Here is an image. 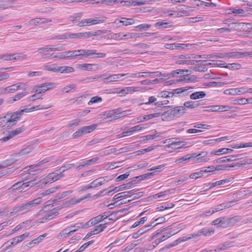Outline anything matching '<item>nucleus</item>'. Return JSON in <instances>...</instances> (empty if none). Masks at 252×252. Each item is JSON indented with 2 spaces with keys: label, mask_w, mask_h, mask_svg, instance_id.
Here are the masks:
<instances>
[{
  "label": "nucleus",
  "mask_w": 252,
  "mask_h": 252,
  "mask_svg": "<svg viewBox=\"0 0 252 252\" xmlns=\"http://www.w3.org/2000/svg\"><path fill=\"white\" fill-rule=\"evenodd\" d=\"M82 49L65 52V59H73L77 57H83Z\"/></svg>",
  "instance_id": "nucleus-21"
},
{
  "label": "nucleus",
  "mask_w": 252,
  "mask_h": 252,
  "mask_svg": "<svg viewBox=\"0 0 252 252\" xmlns=\"http://www.w3.org/2000/svg\"><path fill=\"white\" fill-rule=\"evenodd\" d=\"M102 101V98L100 96H95L92 97L90 100L88 102V105H92L93 103L100 102Z\"/></svg>",
  "instance_id": "nucleus-63"
},
{
  "label": "nucleus",
  "mask_w": 252,
  "mask_h": 252,
  "mask_svg": "<svg viewBox=\"0 0 252 252\" xmlns=\"http://www.w3.org/2000/svg\"><path fill=\"white\" fill-rule=\"evenodd\" d=\"M217 112H223L231 110L232 107L228 105H217Z\"/></svg>",
  "instance_id": "nucleus-59"
},
{
  "label": "nucleus",
  "mask_w": 252,
  "mask_h": 252,
  "mask_svg": "<svg viewBox=\"0 0 252 252\" xmlns=\"http://www.w3.org/2000/svg\"><path fill=\"white\" fill-rule=\"evenodd\" d=\"M186 112V108L184 106H177L173 109L162 113V116L164 118H168L169 119L178 118L182 116Z\"/></svg>",
  "instance_id": "nucleus-3"
},
{
  "label": "nucleus",
  "mask_w": 252,
  "mask_h": 252,
  "mask_svg": "<svg viewBox=\"0 0 252 252\" xmlns=\"http://www.w3.org/2000/svg\"><path fill=\"white\" fill-rule=\"evenodd\" d=\"M130 111V110L122 111L121 109L113 110L111 111V121L130 115L131 114Z\"/></svg>",
  "instance_id": "nucleus-15"
},
{
  "label": "nucleus",
  "mask_w": 252,
  "mask_h": 252,
  "mask_svg": "<svg viewBox=\"0 0 252 252\" xmlns=\"http://www.w3.org/2000/svg\"><path fill=\"white\" fill-rule=\"evenodd\" d=\"M63 174L62 173H58L53 172L47 176V182L45 184H51L54 182H55L63 177Z\"/></svg>",
  "instance_id": "nucleus-27"
},
{
  "label": "nucleus",
  "mask_w": 252,
  "mask_h": 252,
  "mask_svg": "<svg viewBox=\"0 0 252 252\" xmlns=\"http://www.w3.org/2000/svg\"><path fill=\"white\" fill-rule=\"evenodd\" d=\"M158 82V79L156 78L154 80H144L140 82L141 84L143 85H148L151 84H157Z\"/></svg>",
  "instance_id": "nucleus-62"
},
{
  "label": "nucleus",
  "mask_w": 252,
  "mask_h": 252,
  "mask_svg": "<svg viewBox=\"0 0 252 252\" xmlns=\"http://www.w3.org/2000/svg\"><path fill=\"white\" fill-rule=\"evenodd\" d=\"M180 230H178V231H170V232H167L166 234H164L161 237L158 238V239L160 240V242L164 241L166 239L170 237L172 235L176 234L178 232H179Z\"/></svg>",
  "instance_id": "nucleus-55"
},
{
  "label": "nucleus",
  "mask_w": 252,
  "mask_h": 252,
  "mask_svg": "<svg viewBox=\"0 0 252 252\" xmlns=\"http://www.w3.org/2000/svg\"><path fill=\"white\" fill-rule=\"evenodd\" d=\"M232 103L234 105H245L248 103L252 104V98H241L234 99Z\"/></svg>",
  "instance_id": "nucleus-30"
},
{
  "label": "nucleus",
  "mask_w": 252,
  "mask_h": 252,
  "mask_svg": "<svg viewBox=\"0 0 252 252\" xmlns=\"http://www.w3.org/2000/svg\"><path fill=\"white\" fill-rule=\"evenodd\" d=\"M242 155L241 154H238V155H230L226 156L222 158L223 163L226 162H229V161H234L236 159V158L239 159L241 158H240Z\"/></svg>",
  "instance_id": "nucleus-39"
},
{
  "label": "nucleus",
  "mask_w": 252,
  "mask_h": 252,
  "mask_svg": "<svg viewBox=\"0 0 252 252\" xmlns=\"http://www.w3.org/2000/svg\"><path fill=\"white\" fill-rule=\"evenodd\" d=\"M233 152V150L229 148H221L217 151H212L211 153V155H220L223 154H226L228 153H231Z\"/></svg>",
  "instance_id": "nucleus-35"
},
{
  "label": "nucleus",
  "mask_w": 252,
  "mask_h": 252,
  "mask_svg": "<svg viewBox=\"0 0 252 252\" xmlns=\"http://www.w3.org/2000/svg\"><path fill=\"white\" fill-rule=\"evenodd\" d=\"M27 86V84L26 83H19L5 88L3 91L4 93H13L20 89L23 88Z\"/></svg>",
  "instance_id": "nucleus-16"
},
{
  "label": "nucleus",
  "mask_w": 252,
  "mask_h": 252,
  "mask_svg": "<svg viewBox=\"0 0 252 252\" xmlns=\"http://www.w3.org/2000/svg\"><path fill=\"white\" fill-rule=\"evenodd\" d=\"M207 155V152H202L199 154L196 153H192L191 154H188L177 159L175 160V162L177 164L180 163L184 161H189L191 159H193L194 158H197V159H200L202 162H207L209 159H205L202 158L205 157Z\"/></svg>",
  "instance_id": "nucleus-2"
},
{
  "label": "nucleus",
  "mask_w": 252,
  "mask_h": 252,
  "mask_svg": "<svg viewBox=\"0 0 252 252\" xmlns=\"http://www.w3.org/2000/svg\"><path fill=\"white\" fill-rule=\"evenodd\" d=\"M27 94L26 92H21L18 93L8 99V102L9 103H13L14 101L19 100Z\"/></svg>",
  "instance_id": "nucleus-34"
},
{
  "label": "nucleus",
  "mask_w": 252,
  "mask_h": 252,
  "mask_svg": "<svg viewBox=\"0 0 252 252\" xmlns=\"http://www.w3.org/2000/svg\"><path fill=\"white\" fill-rule=\"evenodd\" d=\"M58 215V212L57 211L56 212H50L46 214L45 215H44L43 218L42 219L43 220H41L40 222H43L44 220H51Z\"/></svg>",
  "instance_id": "nucleus-51"
},
{
  "label": "nucleus",
  "mask_w": 252,
  "mask_h": 252,
  "mask_svg": "<svg viewBox=\"0 0 252 252\" xmlns=\"http://www.w3.org/2000/svg\"><path fill=\"white\" fill-rule=\"evenodd\" d=\"M56 84L53 82H46L40 85H36L32 89L33 92L37 94L45 93L55 88Z\"/></svg>",
  "instance_id": "nucleus-8"
},
{
  "label": "nucleus",
  "mask_w": 252,
  "mask_h": 252,
  "mask_svg": "<svg viewBox=\"0 0 252 252\" xmlns=\"http://www.w3.org/2000/svg\"><path fill=\"white\" fill-rule=\"evenodd\" d=\"M41 201V197H38L25 204H22L18 207V211L21 213L30 211L33 205H38Z\"/></svg>",
  "instance_id": "nucleus-7"
},
{
  "label": "nucleus",
  "mask_w": 252,
  "mask_h": 252,
  "mask_svg": "<svg viewBox=\"0 0 252 252\" xmlns=\"http://www.w3.org/2000/svg\"><path fill=\"white\" fill-rule=\"evenodd\" d=\"M12 0H0V9H5L12 7Z\"/></svg>",
  "instance_id": "nucleus-36"
},
{
  "label": "nucleus",
  "mask_w": 252,
  "mask_h": 252,
  "mask_svg": "<svg viewBox=\"0 0 252 252\" xmlns=\"http://www.w3.org/2000/svg\"><path fill=\"white\" fill-rule=\"evenodd\" d=\"M193 88L192 87L190 86H186L184 87L179 88L173 90V92H172V93H173V95L174 94H178L188 91H189V92H191V91L190 90H192Z\"/></svg>",
  "instance_id": "nucleus-42"
},
{
  "label": "nucleus",
  "mask_w": 252,
  "mask_h": 252,
  "mask_svg": "<svg viewBox=\"0 0 252 252\" xmlns=\"http://www.w3.org/2000/svg\"><path fill=\"white\" fill-rule=\"evenodd\" d=\"M94 67L97 69V65L94 63H82L77 65V68L83 70L91 71L94 69Z\"/></svg>",
  "instance_id": "nucleus-29"
},
{
  "label": "nucleus",
  "mask_w": 252,
  "mask_h": 252,
  "mask_svg": "<svg viewBox=\"0 0 252 252\" xmlns=\"http://www.w3.org/2000/svg\"><path fill=\"white\" fill-rule=\"evenodd\" d=\"M51 106L52 105L49 104L46 105H37L30 108H28L27 107H26L24 109L19 110L17 111L19 113L20 115L21 116L22 115H23L24 112L28 113L39 110L46 109L51 107Z\"/></svg>",
  "instance_id": "nucleus-13"
},
{
  "label": "nucleus",
  "mask_w": 252,
  "mask_h": 252,
  "mask_svg": "<svg viewBox=\"0 0 252 252\" xmlns=\"http://www.w3.org/2000/svg\"><path fill=\"white\" fill-rule=\"evenodd\" d=\"M170 144L166 145V147L176 150L182 148L185 145V144L180 141L179 138H173Z\"/></svg>",
  "instance_id": "nucleus-20"
},
{
  "label": "nucleus",
  "mask_w": 252,
  "mask_h": 252,
  "mask_svg": "<svg viewBox=\"0 0 252 252\" xmlns=\"http://www.w3.org/2000/svg\"><path fill=\"white\" fill-rule=\"evenodd\" d=\"M154 225H146L142 227L139 230H138L137 232L133 233L132 234V238L134 239H136L141 236L142 234L147 232L151 228H153Z\"/></svg>",
  "instance_id": "nucleus-22"
},
{
  "label": "nucleus",
  "mask_w": 252,
  "mask_h": 252,
  "mask_svg": "<svg viewBox=\"0 0 252 252\" xmlns=\"http://www.w3.org/2000/svg\"><path fill=\"white\" fill-rule=\"evenodd\" d=\"M162 116V113H156L154 114H150L143 116L144 121H148L154 118H157L159 116Z\"/></svg>",
  "instance_id": "nucleus-54"
},
{
  "label": "nucleus",
  "mask_w": 252,
  "mask_h": 252,
  "mask_svg": "<svg viewBox=\"0 0 252 252\" xmlns=\"http://www.w3.org/2000/svg\"><path fill=\"white\" fill-rule=\"evenodd\" d=\"M141 90L140 87H127L122 89L120 92V96H125L126 95L132 94L133 92H138Z\"/></svg>",
  "instance_id": "nucleus-24"
},
{
  "label": "nucleus",
  "mask_w": 252,
  "mask_h": 252,
  "mask_svg": "<svg viewBox=\"0 0 252 252\" xmlns=\"http://www.w3.org/2000/svg\"><path fill=\"white\" fill-rule=\"evenodd\" d=\"M206 96V93L203 91L196 92L191 94L190 95V98L191 99H197L202 98Z\"/></svg>",
  "instance_id": "nucleus-40"
},
{
  "label": "nucleus",
  "mask_w": 252,
  "mask_h": 252,
  "mask_svg": "<svg viewBox=\"0 0 252 252\" xmlns=\"http://www.w3.org/2000/svg\"><path fill=\"white\" fill-rule=\"evenodd\" d=\"M109 180H107L105 177L98 178L93 181L90 185L85 186L84 189H88L98 187L102 185L105 184L108 182Z\"/></svg>",
  "instance_id": "nucleus-17"
},
{
  "label": "nucleus",
  "mask_w": 252,
  "mask_h": 252,
  "mask_svg": "<svg viewBox=\"0 0 252 252\" xmlns=\"http://www.w3.org/2000/svg\"><path fill=\"white\" fill-rule=\"evenodd\" d=\"M98 160L97 158H93L91 159L87 160L86 161H85L82 163L81 164L79 165L76 167L77 169H81L83 167H84L85 165H89L91 164L93 162H95Z\"/></svg>",
  "instance_id": "nucleus-52"
},
{
  "label": "nucleus",
  "mask_w": 252,
  "mask_h": 252,
  "mask_svg": "<svg viewBox=\"0 0 252 252\" xmlns=\"http://www.w3.org/2000/svg\"><path fill=\"white\" fill-rule=\"evenodd\" d=\"M239 221V219L237 216L226 219L220 218L215 220L212 222V224L214 225L220 224V226L226 227L233 226L237 223Z\"/></svg>",
  "instance_id": "nucleus-4"
},
{
  "label": "nucleus",
  "mask_w": 252,
  "mask_h": 252,
  "mask_svg": "<svg viewBox=\"0 0 252 252\" xmlns=\"http://www.w3.org/2000/svg\"><path fill=\"white\" fill-rule=\"evenodd\" d=\"M230 10L233 13L235 14V16H242L245 14V11L242 9H236L232 8L230 9Z\"/></svg>",
  "instance_id": "nucleus-61"
},
{
  "label": "nucleus",
  "mask_w": 252,
  "mask_h": 252,
  "mask_svg": "<svg viewBox=\"0 0 252 252\" xmlns=\"http://www.w3.org/2000/svg\"><path fill=\"white\" fill-rule=\"evenodd\" d=\"M147 220V218L146 217L141 218L139 220L135 222L131 226V228H135L140 225L144 224Z\"/></svg>",
  "instance_id": "nucleus-60"
},
{
  "label": "nucleus",
  "mask_w": 252,
  "mask_h": 252,
  "mask_svg": "<svg viewBox=\"0 0 252 252\" xmlns=\"http://www.w3.org/2000/svg\"><path fill=\"white\" fill-rule=\"evenodd\" d=\"M103 22V20H94L92 19H86L81 20L79 23L80 26H90L93 25H96L97 24L101 23Z\"/></svg>",
  "instance_id": "nucleus-26"
},
{
  "label": "nucleus",
  "mask_w": 252,
  "mask_h": 252,
  "mask_svg": "<svg viewBox=\"0 0 252 252\" xmlns=\"http://www.w3.org/2000/svg\"><path fill=\"white\" fill-rule=\"evenodd\" d=\"M237 164L236 163H232L229 165L220 164L216 167L212 165L209 166L207 167V168L210 169V171L226 170H227L228 168L234 167L237 166Z\"/></svg>",
  "instance_id": "nucleus-25"
},
{
  "label": "nucleus",
  "mask_w": 252,
  "mask_h": 252,
  "mask_svg": "<svg viewBox=\"0 0 252 252\" xmlns=\"http://www.w3.org/2000/svg\"><path fill=\"white\" fill-rule=\"evenodd\" d=\"M28 183L27 182V180H24L22 181L18 182L14 184L11 187V189H17L22 188V187L23 186H24V188L28 187V186H27Z\"/></svg>",
  "instance_id": "nucleus-44"
},
{
  "label": "nucleus",
  "mask_w": 252,
  "mask_h": 252,
  "mask_svg": "<svg viewBox=\"0 0 252 252\" xmlns=\"http://www.w3.org/2000/svg\"><path fill=\"white\" fill-rule=\"evenodd\" d=\"M30 236V233L26 232L22 235L14 237L12 239L10 242V245H16L20 242H22L24 239H26Z\"/></svg>",
  "instance_id": "nucleus-28"
},
{
  "label": "nucleus",
  "mask_w": 252,
  "mask_h": 252,
  "mask_svg": "<svg viewBox=\"0 0 252 252\" xmlns=\"http://www.w3.org/2000/svg\"><path fill=\"white\" fill-rule=\"evenodd\" d=\"M83 57L88 58H102L106 56L104 53H97L96 50L82 49Z\"/></svg>",
  "instance_id": "nucleus-9"
},
{
  "label": "nucleus",
  "mask_w": 252,
  "mask_h": 252,
  "mask_svg": "<svg viewBox=\"0 0 252 252\" xmlns=\"http://www.w3.org/2000/svg\"><path fill=\"white\" fill-rule=\"evenodd\" d=\"M21 116L17 111L14 112L7 113L4 116L0 117V124L2 126L10 127L15 125Z\"/></svg>",
  "instance_id": "nucleus-1"
},
{
  "label": "nucleus",
  "mask_w": 252,
  "mask_h": 252,
  "mask_svg": "<svg viewBox=\"0 0 252 252\" xmlns=\"http://www.w3.org/2000/svg\"><path fill=\"white\" fill-rule=\"evenodd\" d=\"M252 89L246 87H242L237 88H232L225 90L224 94L227 95H240L248 93H252Z\"/></svg>",
  "instance_id": "nucleus-6"
},
{
  "label": "nucleus",
  "mask_w": 252,
  "mask_h": 252,
  "mask_svg": "<svg viewBox=\"0 0 252 252\" xmlns=\"http://www.w3.org/2000/svg\"><path fill=\"white\" fill-rule=\"evenodd\" d=\"M184 44L180 43H167L164 45V47L166 49L174 50L175 49L183 48Z\"/></svg>",
  "instance_id": "nucleus-47"
},
{
  "label": "nucleus",
  "mask_w": 252,
  "mask_h": 252,
  "mask_svg": "<svg viewBox=\"0 0 252 252\" xmlns=\"http://www.w3.org/2000/svg\"><path fill=\"white\" fill-rule=\"evenodd\" d=\"M131 182H129V183H128L127 184H124L122 186H121L120 187L115 188V189H113V191H115L117 192V191H118L119 190H123L124 189H128L130 187H131ZM112 191V190L111 189V191Z\"/></svg>",
  "instance_id": "nucleus-58"
},
{
  "label": "nucleus",
  "mask_w": 252,
  "mask_h": 252,
  "mask_svg": "<svg viewBox=\"0 0 252 252\" xmlns=\"http://www.w3.org/2000/svg\"><path fill=\"white\" fill-rule=\"evenodd\" d=\"M63 49V44H58L56 46L52 45H47L44 47L40 48L38 49L39 53L43 54L45 52H52L53 51H61Z\"/></svg>",
  "instance_id": "nucleus-11"
},
{
  "label": "nucleus",
  "mask_w": 252,
  "mask_h": 252,
  "mask_svg": "<svg viewBox=\"0 0 252 252\" xmlns=\"http://www.w3.org/2000/svg\"><path fill=\"white\" fill-rule=\"evenodd\" d=\"M107 223L106 222L104 224H100L98 225L95 229L92 230L91 232L93 235L97 234L102 231L103 229L106 227V224Z\"/></svg>",
  "instance_id": "nucleus-50"
},
{
  "label": "nucleus",
  "mask_w": 252,
  "mask_h": 252,
  "mask_svg": "<svg viewBox=\"0 0 252 252\" xmlns=\"http://www.w3.org/2000/svg\"><path fill=\"white\" fill-rule=\"evenodd\" d=\"M41 180L42 179L41 178L35 177L34 178L32 179L29 181L27 180V182L28 183L27 186L33 187V186L38 184L41 181Z\"/></svg>",
  "instance_id": "nucleus-53"
},
{
  "label": "nucleus",
  "mask_w": 252,
  "mask_h": 252,
  "mask_svg": "<svg viewBox=\"0 0 252 252\" xmlns=\"http://www.w3.org/2000/svg\"><path fill=\"white\" fill-rule=\"evenodd\" d=\"M100 31L97 32H81V38H88L93 36H95L96 35H98L101 33Z\"/></svg>",
  "instance_id": "nucleus-48"
},
{
  "label": "nucleus",
  "mask_w": 252,
  "mask_h": 252,
  "mask_svg": "<svg viewBox=\"0 0 252 252\" xmlns=\"http://www.w3.org/2000/svg\"><path fill=\"white\" fill-rule=\"evenodd\" d=\"M33 149L32 145H28L25 148L22 149L18 153L19 156H23L29 154L32 151Z\"/></svg>",
  "instance_id": "nucleus-43"
},
{
  "label": "nucleus",
  "mask_w": 252,
  "mask_h": 252,
  "mask_svg": "<svg viewBox=\"0 0 252 252\" xmlns=\"http://www.w3.org/2000/svg\"><path fill=\"white\" fill-rule=\"evenodd\" d=\"M145 128L144 125H138L130 128L127 131L123 132L116 136L117 138H120L125 136L131 135L133 133L141 131Z\"/></svg>",
  "instance_id": "nucleus-12"
},
{
  "label": "nucleus",
  "mask_w": 252,
  "mask_h": 252,
  "mask_svg": "<svg viewBox=\"0 0 252 252\" xmlns=\"http://www.w3.org/2000/svg\"><path fill=\"white\" fill-rule=\"evenodd\" d=\"M231 203H226L220 204L213 208V212H217L221 210H222L225 208H229L231 206L230 205Z\"/></svg>",
  "instance_id": "nucleus-38"
},
{
  "label": "nucleus",
  "mask_w": 252,
  "mask_h": 252,
  "mask_svg": "<svg viewBox=\"0 0 252 252\" xmlns=\"http://www.w3.org/2000/svg\"><path fill=\"white\" fill-rule=\"evenodd\" d=\"M51 20L49 19H45V18H36L33 19H32L29 22V24L32 25H37L40 24L46 23L50 22Z\"/></svg>",
  "instance_id": "nucleus-32"
},
{
  "label": "nucleus",
  "mask_w": 252,
  "mask_h": 252,
  "mask_svg": "<svg viewBox=\"0 0 252 252\" xmlns=\"http://www.w3.org/2000/svg\"><path fill=\"white\" fill-rule=\"evenodd\" d=\"M27 55L21 53L0 55V60L3 61H13L26 59Z\"/></svg>",
  "instance_id": "nucleus-10"
},
{
  "label": "nucleus",
  "mask_w": 252,
  "mask_h": 252,
  "mask_svg": "<svg viewBox=\"0 0 252 252\" xmlns=\"http://www.w3.org/2000/svg\"><path fill=\"white\" fill-rule=\"evenodd\" d=\"M176 60L175 63L177 64H187V65H193L195 63L198 62L197 61L193 60H189L193 58L192 55L188 54L181 55L174 57ZM200 62V61H199Z\"/></svg>",
  "instance_id": "nucleus-5"
},
{
  "label": "nucleus",
  "mask_w": 252,
  "mask_h": 252,
  "mask_svg": "<svg viewBox=\"0 0 252 252\" xmlns=\"http://www.w3.org/2000/svg\"><path fill=\"white\" fill-rule=\"evenodd\" d=\"M200 105L199 101H188L184 102V106L185 108L194 109Z\"/></svg>",
  "instance_id": "nucleus-37"
},
{
  "label": "nucleus",
  "mask_w": 252,
  "mask_h": 252,
  "mask_svg": "<svg viewBox=\"0 0 252 252\" xmlns=\"http://www.w3.org/2000/svg\"><path fill=\"white\" fill-rule=\"evenodd\" d=\"M225 67L231 70L239 69L241 68V64L238 63H228Z\"/></svg>",
  "instance_id": "nucleus-57"
},
{
  "label": "nucleus",
  "mask_w": 252,
  "mask_h": 252,
  "mask_svg": "<svg viewBox=\"0 0 252 252\" xmlns=\"http://www.w3.org/2000/svg\"><path fill=\"white\" fill-rule=\"evenodd\" d=\"M81 38V32H77L75 33H68L64 34L58 35L53 38L55 39H63L67 38Z\"/></svg>",
  "instance_id": "nucleus-23"
},
{
  "label": "nucleus",
  "mask_w": 252,
  "mask_h": 252,
  "mask_svg": "<svg viewBox=\"0 0 252 252\" xmlns=\"http://www.w3.org/2000/svg\"><path fill=\"white\" fill-rule=\"evenodd\" d=\"M97 126V124H93L90 126H82V128L84 134H86L94 131L96 128Z\"/></svg>",
  "instance_id": "nucleus-45"
},
{
  "label": "nucleus",
  "mask_w": 252,
  "mask_h": 252,
  "mask_svg": "<svg viewBox=\"0 0 252 252\" xmlns=\"http://www.w3.org/2000/svg\"><path fill=\"white\" fill-rule=\"evenodd\" d=\"M173 96V93L168 91H162L158 94V97L159 98H167Z\"/></svg>",
  "instance_id": "nucleus-56"
},
{
  "label": "nucleus",
  "mask_w": 252,
  "mask_h": 252,
  "mask_svg": "<svg viewBox=\"0 0 252 252\" xmlns=\"http://www.w3.org/2000/svg\"><path fill=\"white\" fill-rule=\"evenodd\" d=\"M91 196L90 193H88L84 196H81L78 198H72L66 199L64 201V205L66 206H70L78 204L83 200L90 197Z\"/></svg>",
  "instance_id": "nucleus-14"
},
{
  "label": "nucleus",
  "mask_w": 252,
  "mask_h": 252,
  "mask_svg": "<svg viewBox=\"0 0 252 252\" xmlns=\"http://www.w3.org/2000/svg\"><path fill=\"white\" fill-rule=\"evenodd\" d=\"M75 69L73 67L69 66H59L58 68V73H69L74 72Z\"/></svg>",
  "instance_id": "nucleus-33"
},
{
  "label": "nucleus",
  "mask_w": 252,
  "mask_h": 252,
  "mask_svg": "<svg viewBox=\"0 0 252 252\" xmlns=\"http://www.w3.org/2000/svg\"><path fill=\"white\" fill-rule=\"evenodd\" d=\"M214 233V230L212 229H208L204 228L200 230V234L205 236H209L212 235Z\"/></svg>",
  "instance_id": "nucleus-49"
},
{
  "label": "nucleus",
  "mask_w": 252,
  "mask_h": 252,
  "mask_svg": "<svg viewBox=\"0 0 252 252\" xmlns=\"http://www.w3.org/2000/svg\"><path fill=\"white\" fill-rule=\"evenodd\" d=\"M110 216V212H104L101 215H98L95 217L93 218L89 221V222H90V224L92 225H95L105 219H108L109 220H110V219L109 218Z\"/></svg>",
  "instance_id": "nucleus-18"
},
{
  "label": "nucleus",
  "mask_w": 252,
  "mask_h": 252,
  "mask_svg": "<svg viewBox=\"0 0 252 252\" xmlns=\"http://www.w3.org/2000/svg\"><path fill=\"white\" fill-rule=\"evenodd\" d=\"M80 120L79 119H75L72 121L69 122L67 124L68 127H73L75 126H77L80 125Z\"/></svg>",
  "instance_id": "nucleus-64"
},
{
  "label": "nucleus",
  "mask_w": 252,
  "mask_h": 252,
  "mask_svg": "<svg viewBox=\"0 0 252 252\" xmlns=\"http://www.w3.org/2000/svg\"><path fill=\"white\" fill-rule=\"evenodd\" d=\"M43 69L46 70H48V71H51L53 72L58 73L59 66H57L56 64H46V65H44L43 66Z\"/></svg>",
  "instance_id": "nucleus-41"
},
{
  "label": "nucleus",
  "mask_w": 252,
  "mask_h": 252,
  "mask_svg": "<svg viewBox=\"0 0 252 252\" xmlns=\"http://www.w3.org/2000/svg\"><path fill=\"white\" fill-rule=\"evenodd\" d=\"M47 235V233H44L42 235H39L37 238L34 239L27 244V247L32 248L34 245H37L40 243L43 238Z\"/></svg>",
  "instance_id": "nucleus-31"
},
{
  "label": "nucleus",
  "mask_w": 252,
  "mask_h": 252,
  "mask_svg": "<svg viewBox=\"0 0 252 252\" xmlns=\"http://www.w3.org/2000/svg\"><path fill=\"white\" fill-rule=\"evenodd\" d=\"M25 130V127L24 126H22L20 127L17 128L16 129L14 130H12L9 132V134L11 136V137L13 138L14 136L21 133L22 132H23Z\"/></svg>",
  "instance_id": "nucleus-46"
},
{
  "label": "nucleus",
  "mask_w": 252,
  "mask_h": 252,
  "mask_svg": "<svg viewBox=\"0 0 252 252\" xmlns=\"http://www.w3.org/2000/svg\"><path fill=\"white\" fill-rule=\"evenodd\" d=\"M217 57L219 58H222L224 57L234 59L244 58L243 52H231L226 53L225 54H220Z\"/></svg>",
  "instance_id": "nucleus-19"
}]
</instances>
